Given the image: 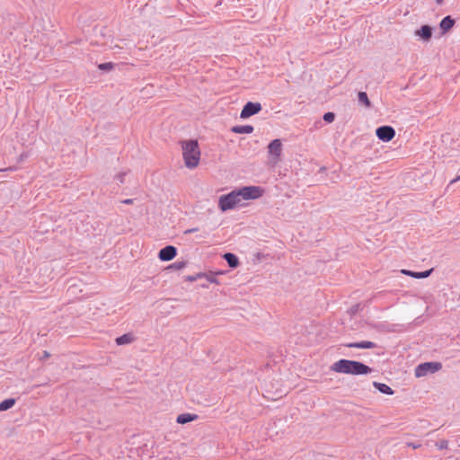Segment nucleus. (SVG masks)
<instances>
[{"label": "nucleus", "instance_id": "nucleus-1", "mask_svg": "<svg viewBox=\"0 0 460 460\" xmlns=\"http://www.w3.org/2000/svg\"><path fill=\"white\" fill-rule=\"evenodd\" d=\"M262 189L258 186H246L234 190L228 194L222 195L218 200L219 208L225 212L233 209L243 200L255 199L262 195Z\"/></svg>", "mask_w": 460, "mask_h": 460}, {"label": "nucleus", "instance_id": "nucleus-2", "mask_svg": "<svg viewBox=\"0 0 460 460\" xmlns=\"http://www.w3.org/2000/svg\"><path fill=\"white\" fill-rule=\"evenodd\" d=\"M336 373L360 376L372 373L373 369L362 362L349 359H340L331 366Z\"/></svg>", "mask_w": 460, "mask_h": 460}, {"label": "nucleus", "instance_id": "nucleus-3", "mask_svg": "<svg viewBox=\"0 0 460 460\" xmlns=\"http://www.w3.org/2000/svg\"><path fill=\"white\" fill-rule=\"evenodd\" d=\"M182 155L186 167L193 169L198 166L200 159V150L197 140L181 142Z\"/></svg>", "mask_w": 460, "mask_h": 460}, {"label": "nucleus", "instance_id": "nucleus-4", "mask_svg": "<svg viewBox=\"0 0 460 460\" xmlns=\"http://www.w3.org/2000/svg\"><path fill=\"white\" fill-rule=\"evenodd\" d=\"M442 368L440 362H424L415 367L416 377L426 376L429 374H434Z\"/></svg>", "mask_w": 460, "mask_h": 460}, {"label": "nucleus", "instance_id": "nucleus-5", "mask_svg": "<svg viewBox=\"0 0 460 460\" xmlns=\"http://www.w3.org/2000/svg\"><path fill=\"white\" fill-rule=\"evenodd\" d=\"M262 107L260 102H248L243 108L240 118L241 119H247L251 116H253L257 113H259L261 111Z\"/></svg>", "mask_w": 460, "mask_h": 460}, {"label": "nucleus", "instance_id": "nucleus-6", "mask_svg": "<svg viewBox=\"0 0 460 460\" xmlns=\"http://www.w3.org/2000/svg\"><path fill=\"white\" fill-rule=\"evenodd\" d=\"M376 135L378 139L384 142H389L394 137L395 130L391 126H381L376 129Z\"/></svg>", "mask_w": 460, "mask_h": 460}, {"label": "nucleus", "instance_id": "nucleus-7", "mask_svg": "<svg viewBox=\"0 0 460 460\" xmlns=\"http://www.w3.org/2000/svg\"><path fill=\"white\" fill-rule=\"evenodd\" d=\"M268 149H269V154L272 156L271 161L274 164H276L279 161V156L282 152V143H281L280 139L272 140L269 144Z\"/></svg>", "mask_w": 460, "mask_h": 460}, {"label": "nucleus", "instance_id": "nucleus-8", "mask_svg": "<svg viewBox=\"0 0 460 460\" xmlns=\"http://www.w3.org/2000/svg\"><path fill=\"white\" fill-rule=\"evenodd\" d=\"M177 254V249L172 245H167L159 251L158 258L163 261L172 260Z\"/></svg>", "mask_w": 460, "mask_h": 460}, {"label": "nucleus", "instance_id": "nucleus-9", "mask_svg": "<svg viewBox=\"0 0 460 460\" xmlns=\"http://www.w3.org/2000/svg\"><path fill=\"white\" fill-rule=\"evenodd\" d=\"M433 29L429 25H422L419 30H416L414 34L424 41H429L432 37Z\"/></svg>", "mask_w": 460, "mask_h": 460}, {"label": "nucleus", "instance_id": "nucleus-10", "mask_svg": "<svg viewBox=\"0 0 460 460\" xmlns=\"http://www.w3.org/2000/svg\"><path fill=\"white\" fill-rule=\"evenodd\" d=\"M456 20L453 19L450 15L444 17L439 22V29L441 30L442 34H446L455 25Z\"/></svg>", "mask_w": 460, "mask_h": 460}, {"label": "nucleus", "instance_id": "nucleus-11", "mask_svg": "<svg viewBox=\"0 0 460 460\" xmlns=\"http://www.w3.org/2000/svg\"><path fill=\"white\" fill-rule=\"evenodd\" d=\"M433 271V269H429L425 271H411L409 270H402L401 272L406 276L412 277L414 279H425L430 276L431 272Z\"/></svg>", "mask_w": 460, "mask_h": 460}, {"label": "nucleus", "instance_id": "nucleus-12", "mask_svg": "<svg viewBox=\"0 0 460 460\" xmlns=\"http://www.w3.org/2000/svg\"><path fill=\"white\" fill-rule=\"evenodd\" d=\"M344 346L348 348H355V349H375L376 348V344L373 341H364L359 342H350L347 343Z\"/></svg>", "mask_w": 460, "mask_h": 460}, {"label": "nucleus", "instance_id": "nucleus-13", "mask_svg": "<svg viewBox=\"0 0 460 460\" xmlns=\"http://www.w3.org/2000/svg\"><path fill=\"white\" fill-rule=\"evenodd\" d=\"M223 258L226 260L230 268L234 269L239 265V260L237 256L232 252H226L223 255Z\"/></svg>", "mask_w": 460, "mask_h": 460}, {"label": "nucleus", "instance_id": "nucleus-14", "mask_svg": "<svg viewBox=\"0 0 460 460\" xmlns=\"http://www.w3.org/2000/svg\"><path fill=\"white\" fill-rule=\"evenodd\" d=\"M196 419H198V415H196V414L182 413L177 417L176 421H177V423H180V424H186L192 420H195Z\"/></svg>", "mask_w": 460, "mask_h": 460}, {"label": "nucleus", "instance_id": "nucleus-15", "mask_svg": "<svg viewBox=\"0 0 460 460\" xmlns=\"http://www.w3.org/2000/svg\"><path fill=\"white\" fill-rule=\"evenodd\" d=\"M234 133L237 134H251L253 132L254 128L251 125H240V126H234L231 129Z\"/></svg>", "mask_w": 460, "mask_h": 460}, {"label": "nucleus", "instance_id": "nucleus-16", "mask_svg": "<svg viewBox=\"0 0 460 460\" xmlns=\"http://www.w3.org/2000/svg\"><path fill=\"white\" fill-rule=\"evenodd\" d=\"M373 385L382 394L392 395L394 393V390L385 384L374 382Z\"/></svg>", "mask_w": 460, "mask_h": 460}, {"label": "nucleus", "instance_id": "nucleus-17", "mask_svg": "<svg viewBox=\"0 0 460 460\" xmlns=\"http://www.w3.org/2000/svg\"><path fill=\"white\" fill-rule=\"evenodd\" d=\"M134 337L131 333H125L118 338H116V344L119 346L129 344L133 341Z\"/></svg>", "mask_w": 460, "mask_h": 460}, {"label": "nucleus", "instance_id": "nucleus-18", "mask_svg": "<svg viewBox=\"0 0 460 460\" xmlns=\"http://www.w3.org/2000/svg\"><path fill=\"white\" fill-rule=\"evenodd\" d=\"M15 404V399L9 398L0 402V411H4L11 409Z\"/></svg>", "mask_w": 460, "mask_h": 460}, {"label": "nucleus", "instance_id": "nucleus-19", "mask_svg": "<svg viewBox=\"0 0 460 460\" xmlns=\"http://www.w3.org/2000/svg\"><path fill=\"white\" fill-rule=\"evenodd\" d=\"M358 102L365 104L367 107H371V102L367 97V93L365 92H359L358 94Z\"/></svg>", "mask_w": 460, "mask_h": 460}, {"label": "nucleus", "instance_id": "nucleus-20", "mask_svg": "<svg viewBox=\"0 0 460 460\" xmlns=\"http://www.w3.org/2000/svg\"><path fill=\"white\" fill-rule=\"evenodd\" d=\"M206 274L205 273H198L196 275H190V276H187L185 278V279L187 281H190V282H193V281H196L197 279H201V278H205Z\"/></svg>", "mask_w": 460, "mask_h": 460}, {"label": "nucleus", "instance_id": "nucleus-21", "mask_svg": "<svg viewBox=\"0 0 460 460\" xmlns=\"http://www.w3.org/2000/svg\"><path fill=\"white\" fill-rule=\"evenodd\" d=\"M114 66L113 63L107 62V63H102L99 65V68L103 71H110Z\"/></svg>", "mask_w": 460, "mask_h": 460}, {"label": "nucleus", "instance_id": "nucleus-22", "mask_svg": "<svg viewBox=\"0 0 460 460\" xmlns=\"http://www.w3.org/2000/svg\"><path fill=\"white\" fill-rule=\"evenodd\" d=\"M335 119V114L333 112H326L324 113L323 115V120L328 122V123H332L333 120Z\"/></svg>", "mask_w": 460, "mask_h": 460}, {"label": "nucleus", "instance_id": "nucleus-23", "mask_svg": "<svg viewBox=\"0 0 460 460\" xmlns=\"http://www.w3.org/2000/svg\"><path fill=\"white\" fill-rule=\"evenodd\" d=\"M186 264L187 263L185 261H176V262L172 263L170 266V268L175 269V270H181L186 266Z\"/></svg>", "mask_w": 460, "mask_h": 460}, {"label": "nucleus", "instance_id": "nucleus-24", "mask_svg": "<svg viewBox=\"0 0 460 460\" xmlns=\"http://www.w3.org/2000/svg\"><path fill=\"white\" fill-rule=\"evenodd\" d=\"M447 440H440L437 443V446L439 449H444L447 447Z\"/></svg>", "mask_w": 460, "mask_h": 460}, {"label": "nucleus", "instance_id": "nucleus-25", "mask_svg": "<svg viewBox=\"0 0 460 460\" xmlns=\"http://www.w3.org/2000/svg\"><path fill=\"white\" fill-rule=\"evenodd\" d=\"M125 175H126V172H119V174H117V175H116V179H117L120 183H123Z\"/></svg>", "mask_w": 460, "mask_h": 460}, {"label": "nucleus", "instance_id": "nucleus-26", "mask_svg": "<svg viewBox=\"0 0 460 460\" xmlns=\"http://www.w3.org/2000/svg\"><path fill=\"white\" fill-rule=\"evenodd\" d=\"M205 277L208 279V280L209 282H211V283H217V279H216L215 277H213V276H208L207 274H206V276H205Z\"/></svg>", "mask_w": 460, "mask_h": 460}, {"label": "nucleus", "instance_id": "nucleus-27", "mask_svg": "<svg viewBox=\"0 0 460 460\" xmlns=\"http://www.w3.org/2000/svg\"><path fill=\"white\" fill-rule=\"evenodd\" d=\"M198 228H190L184 231V234H190L191 233L197 232Z\"/></svg>", "mask_w": 460, "mask_h": 460}, {"label": "nucleus", "instance_id": "nucleus-28", "mask_svg": "<svg viewBox=\"0 0 460 460\" xmlns=\"http://www.w3.org/2000/svg\"><path fill=\"white\" fill-rule=\"evenodd\" d=\"M407 446L411 447L412 448L415 449V448H419L420 447V444H415V443L411 442V443H407Z\"/></svg>", "mask_w": 460, "mask_h": 460}, {"label": "nucleus", "instance_id": "nucleus-29", "mask_svg": "<svg viewBox=\"0 0 460 460\" xmlns=\"http://www.w3.org/2000/svg\"><path fill=\"white\" fill-rule=\"evenodd\" d=\"M133 202H134V200L132 199H127L122 201V203L127 204V205H131V204H133Z\"/></svg>", "mask_w": 460, "mask_h": 460}, {"label": "nucleus", "instance_id": "nucleus-30", "mask_svg": "<svg viewBox=\"0 0 460 460\" xmlns=\"http://www.w3.org/2000/svg\"><path fill=\"white\" fill-rule=\"evenodd\" d=\"M49 356H50V355H49V353L48 351H44V355H43V358H49Z\"/></svg>", "mask_w": 460, "mask_h": 460}, {"label": "nucleus", "instance_id": "nucleus-31", "mask_svg": "<svg viewBox=\"0 0 460 460\" xmlns=\"http://www.w3.org/2000/svg\"><path fill=\"white\" fill-rule=\"evenodd\" d=\"M460 179V176L456 177V179L452 180L450 183H454Z\"/></svg>", "mask_w": 460, "mask_h": 460}, {"label": "nucleus", "instance_id": "nucleus-32", "mask_svg": "<svg viewBox=\"0 0 460 460\" xmlns=\"http://www.w3.org/2000/svg\"><path fill=\"white\" fill-rule=\"evenodd\" d=\"M438 4H442L444 0H435Z\"/></svg>", "mask_w": 460, "mask_h": 460}, {"label": "nucleus", "instance_id": "nucleus-33", "mask_svg": "<svg viewBox=\"0 0 460 460\" xmlns=\"http://www.w3.org/2000/svg\"><path fill=\"white\" fill-rule=\"evenodd\" d=\"M25 157H27V155H25V154H22L21 156H20L21 160H22Z\"/></svg>", "mask_w": 460, "mask_h": 460}]
</instances>
